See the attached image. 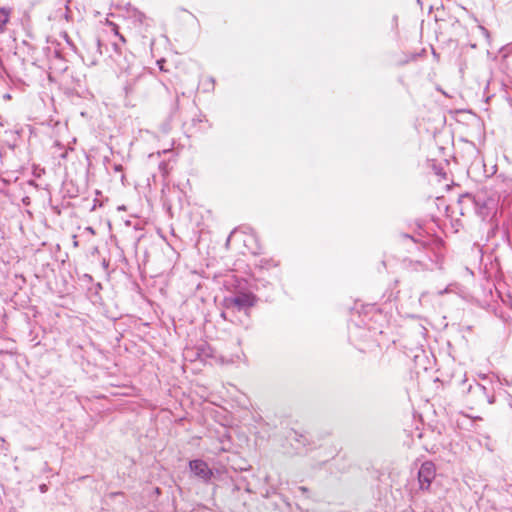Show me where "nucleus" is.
<instances>
[{"label":"nucleus","mask_w":512,"mask_h":512,"mask_svg":"<svg viewBox=\"0 0 512 512\" xmlns=\"http://www.w3.org/2000/svg\"><path fill=\"white\" fill-rule=\"evenodd\" d=\"M460 201L472 203L476 213L483 219L494 214L497 208V200L488 196L486 191H479L474 196L466 194Z\"/></svg>","instance_id":"1"},{"label":"nucleus","mask_w":512,"mask_h":512,"mask_svg":"<svg viewBox=\"0 0 512 512\" xmlns=\"http://www.w3.org/2000/svg\"><path fill=\"white\" fill-rule=\"evenodd\" d=\"M256 303V297L250 292H237L227 296L223 300V305L227 310H246Z\"/></svg>","instance_id":"2"},{"label":"nucleus","mask_w":512,"mask_h":512,"mask_svg":"<svg viewBox=\"0 0 512 512\" xmlns=\"http://www.w3.org/2000/svg\"><path fill=\"white\" fill-rule=\"evenodd\" d=\"M127 60V65L119 64L121 75L125 77H131L126 80L125 91L126 93H130L133 90V86L136 80L140 77L142 67L137 63L135 57L133 55L130 56V59Z\"/></svg>","instance_id":"3"},{"label":"nucleus","mask_w":512,"mask_h":512,"mask_svg":"<svg viewBox=\"0 0 512 512\" xmlns=\"http://www.w3.org/2000/svg\"><path fill=\"white\" fill-rule=\"evenodd\" d=\"M436 475V468L433 462H424L418 472V482L421 490H428Z\"/></svg>","instance_id":"4"},{"label":"nucleus","mask_w":512,"mask_h":512,"mask_svg":"<svg viewBox=\"0 0 512 512\" xmlns=\"http://www.w3.org/2000/svg\"><path fill=\"white\" fill-rule=\"evenodd\" d=\"M190 471L205 483H209L213 477V471L209 468L208 464L201 460L196 459L189 462Z\"/></svg>","instance_id":"5"},{"label":"nucleus","mask_w":512,"mask_h":512,"mask_svg":"<svg viewBox=\"0 0 512 512\" xmlns=\"http://www.w3.org/2000/svg\"><path fill=\"white\" fill-rule=\"evenodd\" d=\"M69 3V0H58L56 3L57 8L53 13H51L50 19L58 21L64 19L66 21H69L72 17L71 10L69 8Z\"/></svg>","instance_id":"6"},{"label":"nucleus","mask_w":512,"mask_h":512,"mask_svg":"<svg viewBox=\"0 0 512 512\" xmlns=\"http://www.w3.org/2000/svg\"><path fill=\"white\" fill-rule=\"evenodd\" d=\"M11 9L0 7V34L4 33L6 30V25L10 20Z\"/></svg>","instance_id":"7"},{"label":"nucleus","mask_w":512,"mask_h":512,"mask_svg":"<svg viewBox=\"0 0 512 512\" xmlns=\"http://www.w3.org/2000/svg\"><path fill=\"white\" fill-rule=\"evenodd\" d=\"M255 266L260 269H269L271 267H275L276 263L272 259L260 258L255 261Z\"/></svg>","instance_id":"8"},{"label":"nucleus","mask_w":512,"mask_h":512,"mask_svg":"<svg viewBox=\"0 0 512 512\" xmlns=\"http://www.w3.org/2000/svg\"><path fill=\"white\" fill-rule=\"evenodd\" d=\"M487 400H488V403H489V404H493V403L495 402V398H494V396H493V395H491V396H489V395H488V396H487Z\"/></svg>","instance_id":"9"},{"label":"nucleus","mask_w":512,"mask_h":512,"mask_svg":"<svg viewBox=\"0 0 512 512\" xmlns=\"http://www.w3.org/2000/svg\"><path fill=\"white\" fill-rule=\"evenodd\" d=\"M144 18H145L144 14L139 13V15H138V20H139L140 22H143Z\"/></svg>","instance_id":"10"},{"label":"nucleus","mask_w":512,"mask_h":512,"mask_svg":"<svg viewBox=\"0 0 512 512\" xmlns=\"http://www.w3.org/2000/svg\"><path fill=\"white\" fill-rule=\"evenodd\" d=\"M46 490H47V487H46V485H45V484H43V485H41V486H40V491H41V492H43V493H44V492H46Z\"/></svg>","instance_id":"11"},{"label":"nucleus","mask_w":512,"mask_h":512,"mask_svg":"<svg viewBox=\"0 0 512 512\" xmlns=\"http://www.w3.org/2000/svg\"><path fill=\"white\" fill-rule=\"evenodd\" d=\"M86 230L90 232L91 234H94V229L92 227H87Z\"/></svg>","instance_id":"12"},{"label":"nucleus","mask_w":512,"mask_h":512,"mask_svg":"<svg viewBox=\"0 0 512 512\" xmlns=\"http://www.w3.org/2000/svg\"><path fill=\"white\" fill-rule=\"evenodd\" d=\"M298 490H300L301 492H306L307 489L305 487L301 486V487H298Z\"/></svg>","instance_id":"13"},{"label":"nucleus","mask_w":512,"mask_h":512,"mask_svg":"<svg viewBox=\"0 0 512 512\" xmlns=\"http://www.w3.org/2000/svg\"><path fill=\"white\" fill-rule=\"evenodd\" d=\"M448 289H445L444 291H439V295H442L443 293L447 292Z\"/></svg>","instance_id":"14"},{"label":"nucleus","mask_w":512,"mask_h":512,"mask_svg":"<svg viewBox=\"0 0 512 512\" xmlns=\"http://www.w3.org/2000/svg\"><path fill=\"white\" fill-rule=\"evenodd\" d=\"M221 316L226 319V313L225 312H222Z\"/></svg>","instance_id":"15"},{"label":"nucleus","mask_w":512,"mask_h":512,"mask_svg":"<svg viewBox=\"0 0 512 512\" xmlns=\"http://www.w3.org/2000/svg\"><path fill=\"white\" fill-rule=\"evenodd\" d=\"M120 39L121 41L125 42V38L122 35H120Z\"/></svg>","instance_id":"16"}]
</instances>
